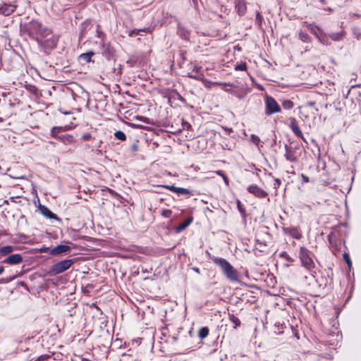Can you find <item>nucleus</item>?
Masks as SVG:
<instances>
[{"label":"nucleus","instance_id":"25","mask_svg":"<svg viewBox=\"0 0 361 361\" xmlns=\"http://www.w3.org/2000/svg\"><path fill=\"white\" fill-rule=\"evenodd\" d=\"M314 35L319 39V41L323 44H327L328 39L323 35H318L316 32H313Z\"/></svg>","mask_w":361,"mask_h":361},{"label":"nucleus","instance_id":"52","mask_svg":"<svg viewBox=\"0 0 361 361\" xmlns=\"http://www.w3.org/2000/svg\"><path fill=\"white\" fill-rule=\"evenodd\" d=\"M82 361H89L87 359H83Z\"/></svg>","mask_w":361,"mask_h":361},{"label":"nucleus","instance_id":"51","mask_svg":"<svg viewBox=\"0 0 361 361\" xmlns=\"http://www.w3.org/2000/svg\"><path fill=\"white\" fill-rule=\"evenodd\" d=\"M309 104H310V106H312V105L314 104V102H310V103H309Z\"/></svg>","mask_w":361,"mask_h":361},{"label":"nucleus","instance_id":"36","mask_svg":"<svg viewBox=\"0 0 361 361\" xmlns=\"http://www.w3.org/2000/svg\"><path fill=\"white\" fill-rule=\"evenodd\" d=\"M164 188H167L171 192L177 193L178 187H176L174 185H166Z\"/></svg>","mask_w":361,"mask_h":361},{"label":"nucleus","instance_id":"9","mask_svg":"<svg viewBox=\"0 0 361 361\" xmlns=\"http://www.w3.org/2000/svg\"><path fill=\"white\" fill-rule=\"evenodd\" d=\"M283 231L285 234H288L295 239L299 240L302 237L298 227H283Z\"/></svg>","mask_w":361,"mask_h":361},{"label":"nucleus","instance_id":"26","mask_svg":"<svg viewBox=\"0 0 361 361\" xmlns=\"http://www.w3.org/2000/svg\"><path fill=\"white\" fill-rule=\"evenodd\" d=\"M250 140L252 141V142L253 144H255L259 148L260 138L257 135H256L255 134H252L250 136Z\"/></svg>","mask_w":361,"mask_h":361},{"label":"nucleus","instance_id":"37","mask_svg":"<svg viewBox=\"0 0 361 361\" xmlns=\"http://www.w3.org/2000/svg\"><path fill=\"white\" fill-rule=\"evenodd\" d=\"M343 259L345 261V262L348 264V265L349 267H350L351 266V260L350 259L349 255L348 254H346V253H344L343 254Z\"/></svg>","mask_w":361,"mask_h":361},{"label":"nucleus","instance_id":"4","mask_svg":"<svg viewBox=\"0 0 361 361\" xmlns=\"http://www.w3.org/2000/svg\"><path fill=\"white\" fill-rule=\"evenodd\" d=\"M74 263L75 259H73L60 261L51 267L49 273L52 276L58 275L70 269Z\"/></svg>","mask_w":361,"mask_h":361},{"label":"nucleus","instance_id":"45","mask_svg":"<svg viewBox=\"0 0 361 361\" xmlns=\"http://www.w3.org/2000/svg\"><path fill=\"white\" fill-rule=\"evenodd\" d=\"M131 149L133 151L135 152L137 150V145L136 144H133L131 145Z\"/></svg>","mask_w":361,"mask_h":361},{"label":"nucleus","instance_id":"35","mask_svg":"<svg viewBox=\"0 0 361 361\" xmlns=\"http://www.w3.org/2000/svg\"><path fill=\"white\" fill-rule=\"evenodd\" d=\"M104 52L105 55H106V56H111V55H113V54H114V50H113V49H112V48H111V47H109L108 48H106V49L104 51Z\"/></svg>","mask_w":361,"mask_h":361},{"label":"nucleus","instance_id":"10","mask_svg":"<svg viewBox=\"0 0 361 361\" xmlns=\"http://www.w3.org/2000/svg\"><path fill=\"white\" fill-rule=\"evenodd\" d=\"M285 150L286 152L284 156L288 161L290 162H296L298 161V158L295 156V149L291 146L286 145Z\"/></svg>","mask_w":361,"mask_h":361},{"label":"nucleus","instance_id":"6","mask_svg":"<svg viewBox=\"0 0 361 361\" xmlns=\"http://www.w3.org/2000/svg\"><path fill=\"white\" fill-rule=\"evenodd\" d=\"M187 76L190 78H192V79H195L197 80L202 81V83L204 85V86L208 88H209L212 85H230V86L231 85L230 84H227L225 82L223 83V82H219L209 81V80H207L206 78H204V75L202 73H197V74H194V75L192 73H188Z\"/></svg>","mask_w":361,"mask_h":361},{"label":"nucleus","instance_id":"5","mask_svg":"<svg viewBox=\"0 0 361 361\" xmlns=\"http://www.w3.org/2000/svg\"><path fill=\"white\" fill-rule=\"evenodd\" d=\"M265 114L270 116L281 111V106L276 99L271 96H266L265 99Z\"/></svg>","mask_w":361,"mask_h":361},{"label":"nucleus","instance_id":"30","mask_svg":"<svg viewBox=\"0 0 361 361\" xmlns=\"http://www.w3.org/2000/svg\"><path fill=\"white\" fill-rule=\"evenodd\" d=\"M177 194H178V195H190L191 192L187 188H178Z\"/></svg>","mask_w":361,"mask_h":361},{"label":"nucleus","instance_id":"38","mask_svg":"<svg viewBox=\"0 0 361 361\" xmlns=\"http://www.w3.org/2000/svg\"><path fill=\"white\" fill-rule=\"evenodd\" d=\"M281 184V180L279 178H274V188L275 189H277Z\"/></svg>","mask_w":361,"mask_h":361},{"label":"nucleus","instance_id":"18","mask_svg":"<svg viewBox=\"0 0 361 361\" xmlns=\"http://www.w3.org/2000/svg\"><path fill=\"white\" fill-rule=\"evenodd\" d=\"M94 55V53L93 51H89L87 53L82 54L80 56V59L83 60L84 61L89 63L91 61V58Z\"/></svg>","mask_w":361,"mask_h":361},{"label":"nucleus","instance_id":"20","mask_svg":"<svg viewBox=\"0 0 361 361\" xmlns=\"http://www.w3.org/2000/svg\"><path fill=\"white\" fill-rule=\"evenodd\" d=\"M229 319L234 324V329H236L240 325V319L234 314H229Z\"/></svg>","mask_w":361,"mask_h":361},{"label":"nucleus","instance_id":"44","mask_svg":"<svg viewBox=\"0 0 361 361\" xmlns=\"http://www.w3.org/2000/svg\"><path fill=\"white\" fill-rule=\"evenodd\" d=\"M56 129H57V128L54 127V128H52V130H51V135H52V136H54V137H56V132H57V131H56Z\"/></svg>","mask_w":361,"mask_h":361},{"label":"nucleus","instance_id":"16","mask_svg":"<svg viewBox=\"0 0 361 361\" xmlns=\"http://www.w3.org/2000/svg\"><path fill=\"white\" fill-rule=\"evenodd\" d=\"M192 222V219H188L181 224H180L176 228L177 233H180L185 230Z\"/></svg>","mask_w":361,"mask_h":361},{"label":"nucleus","instance_id":"19","mask_svg":"<svg viewBox=\"0 0 361 361\" xmlns=\"http://www.w3.org/2000/svg\"><path fill=\"white\" fill-rule=\"evenodd\" d=\"M208 334H209V329L207 326L200 328V329L198 331V336L201 339L206 338L208 336Z\"/></svg>","mask_w":361,"mask_h":361},{"label":"nucleus","instance_id":"28","mask_svg":"<svg viewBox=\"0 0 361 361\" xmlns=\"http://www.w3.org/2000/svg\"><path fill=\"white\" fill-rule=\"evenodd\" d=\"M342 37H343V35H342V33H340V32L332 33L330 35L331 39L334 41L340 40L342 38Z\"/></svg>","mask_w":361,"mask_h":361},{"label":"nucleus","instance_id":"22","mask_svg":"<svg viewBox=\"0 0 361 361\" xmlns=\"http://www.w3.org/2000/svg\"><path fill=\"white\" fill-rule=\"evenodd\" d=\"M140 32H149V27H146V28H144V29H135V30H131L129 32V35L131 36V37L135 36V35H139Z\"/></svg>","mask_w":361,"mask_h":361},{"label":"nucleus","instance_id":"39","mask_svg":"<svg viewBox=\"0 0 361 361\" xmlns=\"http://www.w3.org/2000/svg\"><path fill=\"white\" fill-rule=\"evenodd\" d=\"M179 33L180 35L182 36V37L184 39H188L189 38V34L186 32H183V33L181 32V30H179Z\"/></svg>","mask_w":361,"mask_h":361},{"label":"nucleus","instance_id":"1","mask_svg":"<svg viewBox=\"0 0 361 361\" xmlns=\"http://www.w3.org/2000/svg\"><path fill=\"white\" fill-rule=\"evenodd\" d=\"M30 35L35 37L37 43L44 49H52L56 47L58 38L51 30L44 27L37 20H31L28 26Z\"/></svg>","mask_w":361,"mask_h":361},{"label":"nucleus","instance_id":"7","mask_svg":"<svg viewBox=\"0 0 361 361\" xmlns=\"http://www.w3.org/2000/svg\"><path fill=\"white\" fill-rule=\"evenodd\" d=\"M247 191L259 198H264L268 196V193L263 189L256 185H251L247 188Z\"/></svg>","mask_w":361,"mask_h":361},{"label":"nucleus","instance_id":"13","mask_svg":"<svg viewBox=\"0 0 361 361\" xmlns=\"http://www.w3.org/2000/svg\"><path fill=\"white\" fill-rule=\"evenodd\" d=\"M71 250L70 246L66 245H59L54 247H53L49 254L52 256L59 255L60 254L66 252Z\"/></svg>","mask_w":361,"mask_h":361},{"label":"nucleus","instance_id":"43","mask_svg":"<svg viewBox=\"0 0 361 361\" xmlns=\"http://www.w3.org/2000/svg\"><path fill=\"white\" fill-rule=\"evenodd\" d=\"M216 173L221 177H223L225 175L224 172L221 170L216 171Z\"/></svg>","mask_w":361,"mask_h":361},{"label":"nucleus","instance_id":"17","mask_svg":"<svg viewBox=\"0 0 361 361\" xmlns=\"http://www.w3.org/2000/svg\"><path fill=\"white\" fill-rule=\"evenodd\" d=\"M14 250V247L12 245H6L0 248L1 255H7Z\"/></svg>","mask_w":361,"mask_h":361},{"label":"nucleus","instance_id":"48","mask_svg":"<svg viewBox=\"0 0 361 361\" xmlns=\"http://www.w3.org/2000/svg\"><path fill=\"white\" fill-rule=\"evenodd\" d=\"M4 269L3 267H0V275L4 272Z\"/></svg>","mask_w":361,"mask_h":361},{"label":"nucleus","instance_id":"29","mask_svg":"<svg viewBox=\"0 0 361 361\" xmlns=\"http://www.w3.org/2000/svg\"><path fill=\"white\" fill-rule=\"evenodd\" d=\"M299 38L302 41V42H308L309 39H310V37L309 35L307 34V33H305L303 32H300L299 33Z\"/></svg>","mask_w":361,"mask_h":361},{"label":"nucleus","instance_id":"15","mask_svg":"<svg viewBox=\"0 0 361 361\" xmlns=\"http://www.w3.org/2000/svg\"><path fill=\"white\" fill-rule=\"evenodd\" d=\"M16 8V6L12 4H4L0 6V13L8 16L15 11Z\"/></svg>","mask_w":361,"mask_h":361},{"label":"nucleus","instance_id":"24","mask_svg":"<svg viewBox=\"0 0 361 361\" xmlns=\"http://www.w3.org/2000/svg\"><path fill=\"white\" fill-rule=\"evenodd\" d=\"M114 136L119 140L124 141L126 140V134L121 130H117L114 133Z\"/></svg>","mask_w":361,"mask_h":361},{"label":"nucleus","instance_id":"34","mask_svg":"<svg viewBox=\"0 0 361 361\" xmlns=\"http://www.w3.org/2000/svg\"><path fill=\"white\" fill-rule=\"evenodd\" d=\"M235 69L237 71H245L247 69L246 63H243L238 65H236Z\"/></svg>","mask_w":361,"mask_h":361},{"label":"nucleus","instance_id":"3","mask_svg":"<svg viewBox=\"0 0 361 361\" xmlns=\"http://www.w3.org/2000/svg\"><path fill=\"white\" fill-rule=\"evenodd\" d=\"M312 252L305 247H301L299 252V259L301 264L307 271H312L314 267L315 264L312 259Z\"/></svg>","mask_w":361,"mask_h":361},{"label":"nucleus","instance_id":"31","mask_svg":"<svg viewBox=\"0 0 361 361\" xmlns=\"http://www.w3.org/2000/svg\"><path fill=\"white\" fill-rule=\"evenodd\" d=\"M280 257H283L287 262H293V259L290 257L286 252H282L280 253Z\"/></svg>","mask_w":361,"mask_h":361},{"label":"nucleus","instance_id":"11","mask_svg":"<svg viewBox=\"0 0 361 361\" xmlns=\"http://www.w3.org/2000/svg\"><path fill=\"white\" fill-rule=\"evenodd\" d=\"M289 126L296 136L302 138L303 141L307 142L305 137H303L302 133L301 132L300 128L298 127L296 119L295 118H290Z\"/></svg>","mask_w":361,"mask_h":361},{"label":"nucleus","instance_id":"33","mask_svg":"<svg viewBox=\"0 0 361 361\" xmlns=\"http://www.w3.org/2000/svg\"><path fill=\"white\" fill-rule=\"evenodd\" d=\"M237 206H238V209L239 212H240V214L244 215L245 213V209L243 207V205L241 204L240 200L237 201Z\"/></svg>","mask_w":361,"mask_h":361},{"label":"nucleus","instance_id":"12","mask_svg":"<svg viewBox=\"0 0 361 361\" xmlns=\"http://www.w3.org/2000/svg\"><path fill=\"white\" fill-rule=\"evenodd\" d=\"M235 8L240 16H244L247 11V4L245 0H235Z\"/></svg>","mask_w":361,"mask_h":361},{"label":"nucleus","instance_id":"40","mask_svg":"<svg viewBox=\"0 0 361 361\" xmlns=\"http://www.w3.org/2000/svg\"><path fill=\"white\" fill-rule=\"evenodd\" d=\"M301 178H302V183H308L309 182V178L307 176H306L305 175L301 174Z\"/></svg>","mask_w":361,"mask_h":361},{"label":"nucleus","instance_id":"42","mask_svg":"<svg viewBox=\"0 0 361 361\" xmlns=\"http://www.w3.org/2000/svg\"><path fill=\"white\" fill-rule=\"evenodd\" d=\"M222 178L224 179L225 184L226 185H229V179L228 178V177L226 175H224Z\"/></svg>","mask_w":361,"mask_h":361},{"label":"nucleus","instance_id":"47","mask_svg":"<svg viewBox=\"0 0 361 361\" xmlns=\"http://www.w3.org/2000/svg\"><path fill=\"white\" fill-rule=\"evenodd\" d=\"M47 357L46 355H42L39 357V360H44Z\"/></svg>","mask_w":361,"mask_h":361},{"label":"nucleus","instance_id":"27","mask_svg":"<svg viewBox=\"0 0 361 361\" xmlns=\"http://www.w3.org/2000/svg\"><path fill=\"white\" fill-rule=\"evenodd\" d=\"M255 20H256V23H257L258 26L261 27L262 24V22L264 20V18L261 15L259 11H258L256 12V19Z\"/></svg>","mask_w":361,"mask_h":361},{"label":"nucleus","instance_id":"32","mask_svg":"<svg viewBox=\"0 0 361 361\" xmlns=\"http://www.w3.org/2000/svg\"><path fill=\"white\" fill-rule=\"evenodd\" d=\"M172 215V211L170 209H163L161 212V216L165 218H170Z\"/></svg>","mask_w":361,"mask_h":361},{"label":"nucleus","instance_id":"23","mask_svg":"<svg viewBox=\"0 0 361 361\" xmlns=\"http://www.w3.org/2000/svg\"><path fill=\"white\" fill-rule=\"evenodd\" d=\"M282 106L285 109H291L292 108H293L294 106V104L292 101L289 100V99H287V100H284L282 102Z\"/></svg>","mask_w":361,"mask_h":361},{"label":"nucleus","instance_id":"2","mask_svg":"<svg viewBox=\"0 0 361 361\" xmlns=\"http://www.w3.org/2000/svg\"><path fill=\"white\" fill-rule=\"evenodd\" d=\"M209 255L212 262L221 269L223 274L229 281L232 282L238 281L237 271L226 259L221 257L211 256L209 254Z\"/></svg>","mask_w":361,"mask_h":361},{"label":"nucleus","instance_id":"50","mask_svg":"<svg viewBox=\"0 0 361 361\" xmlns=\"http://www.w3.org/2000/svg\"><path fill=\"white\" fill-rule=\"evenodd\" d=\"M172 338H173V340L174 341H176L177 340V338H176V337H175V336H174V337H173Z\"/></svg>","mask_w":361,"mask_h":361},{"label":"nucleus","instance_id":"41","mask_svg":"<svg viewBox=\"0 0 361 361\" xmlns=\"http://www.w3.org/2000/svg\"><path fill=\"white\" fill-rule=\"evenodd\" d=\"M91 137V135L90 133H85L82 135V138L84 140H88Z\"/></svg>","mask_w":361,"mask_h":361},{"label":"nucleus","instance_id":"21","mask_svg":"<svg viewBox=\"0 0 361 361\" xmlns=\"http://www.w3.org/2000/svg\"><path fill=\"white\" fill-rule=\"evenodd\" d=\"M190 69L192 70V72H190V73H192L193 75L194 74H197V73H200V71L202 70V67L198 66L197 64H193V63H190Z\"/></svg>","mask_w":361,"mask_h":361},{"label":"nucleus","instance_id":"14","mask_svg":"<svg viewBox=\"0 0 361 361\" xmlns=\"http://www.w3.org/2000/svg\"><path fill=\"white\" fill-rule=\"evenodd\" d=\"M39 209L41 212V214L44 216L45 217L50 219H56L59 220V218L56 214L53 213L48 207H47L44 205L40 204L39 206Z\"/></svg>","mask_w":361,"mask_h":361},{"label":"nucleus","instance_id":"8","mask_svg":"<svg viewBox=\"0 0 361 361\" xmlns=\"http://www.w3.org/2000/svg\"><path fill=\"white\" fill-rule=\"evenodd\" d=\"M23 262V257L20 254H13L5 258L1 262L7 264H19Z\"/></svg>","mask_w":361,"mask_h":361},{"label":"nucleus","instance_id":"49","mask_svg":"<svg viewBox=\"0 0 361 361\" xmlns=\"http://www.w3.org/2000/svg\"><path fill=\"white\" fill-rule=\"evenodd\" d=\"M193 270L196 271L197 273H200V270L198 268H193Z\"/></svg>","mask_w":361,"mask_h":361},{"label":"nucleus","instance_id":"46","mask_svg":"<svg viewBox=\"0 0 361 361\" xmlns=\"http://www.w3.org/2000/svg\"><path fill=\"white\" fill-rule=\"evenodd\" d=\"M183 125L184 127L185 126L188 129H189L191 127L190 124L187 122H183Z\"/></svg>","mask_w":361,"mask_h":361}]
</instances>
